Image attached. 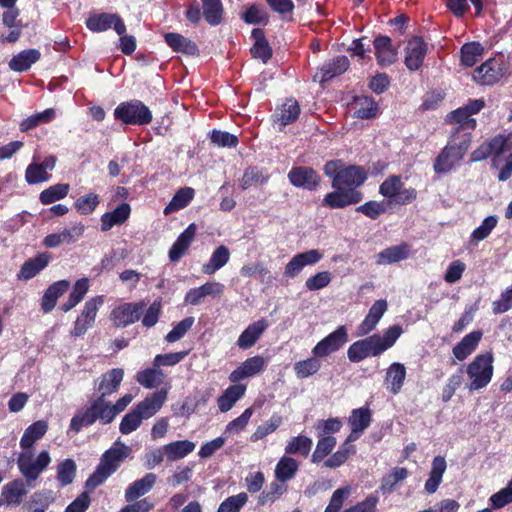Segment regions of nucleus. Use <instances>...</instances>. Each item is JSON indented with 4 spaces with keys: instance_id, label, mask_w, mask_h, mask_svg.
<instances>
[{
    "instance_id": "a211bd4d",
    "label": "nucleus",
    "mask_w": 512,
    "mask_h": 512,
    "mask_svg": "<svg viewBox=\"0 0 512 512\" xmlns=\"http://www.w3.org/2000/svg\"><path fill=\"white\" fill-rule=\"evenodd\" d=\"M27 493L28 490L23 479L12 480L6 483L1 489L0 506H19Z\"/></svg>"
},
{
    "instance_id": "37998d69",
    "label": "nucleus",
    "mask_w": 512,
    "mask_h": 512,
    "mask_svg": "<svg viewBox=\"0 0 512 512\" xmlns=\"http://www.w3.org/2000/svg\"><path fill=\"white\" fill-rule=\"evenodd\" d=\"M196 445L189 440L175 441L163 446L164 454L170 461L180 460L194 451Z\"/></svg>"
},
{
    "instance_id": "2eb2a0df",
    "label": "nucleus",
    "mask_w": 512,
    "mask_h": 512,
    "mask_svg": "<svg viewBox=\"0 0 512 512\" xmlns=\"http://www.w3.org/2000/svg\"><path fill=\"white\" fill-rule=\"evenodd\" d=\"M362 198V193L354 188H340L326 194L322 204L323 206L332 209H339L349 205L357 204L362 200Z\"/></svg>"
},
{
    "instance_id": "7c9ffc66",
    "label": "nucleus",
    "mask_w": 512,
    "mask_h": 512,
    "mask_svg": "<svg viewBox=\"0 0 512 512\" xmlns=\"http://www.w3.org/2000/svg\"><path fill=\"white\" fill-rule=\"evenodd\" d=\"M157 476L154 473H147L142 478L135 480L125 490V500L132 502L148 493L156 484Z\"/></svg>"
},
{
    "instance_id": "0eeeda50",
    "label": "nucleus",
    "mask_w": 512,
    "mask_h": 512,
    "mask_svg": "<svg viewBox=\"0 0 512 512\" xmlns=\"http://www.w3.org/2000/svg\"><path fill=\"white\" fill-rule=\"evenodd\" d=\"M117 120L128 125H147L152 121L150 109L139 100L119 104L114 110Z\"/></svg>"
},
{
    "instance_id": "0e129e2a",
    "label": "nucleus",
    "mask_w": 512,
    "mask_h": 512,
    "mask_svg": "<svg viewBox=\"0 0 512 512\" xmlns=\"http://www.w3.org/2000/svg\"><path fill=\"white\" fill-rule=\"evenodd\" d=\"M286 491L287 485L283 482H279L278 480H276L272 482L269 485V487L260 494L258 502L261 505L273 503L277 499H279Z\"/></svg>"
},
{
    "instance_id": "9b49d317",
    "label": "nucleus",
    "mask_w": 512,
    "mask_h": 512,
    "mask_svg": "<svg viewBox=\"0 0 512 512\" xmlns=\"http://www.w3.org/2000/svg\"><path fill=\"white\" fill-rule=\"evenodd\" d=\"M382 353L384 351L380 346V335L378 334L354 342L347 350L348 359L354 363H358L367 357H377Z\"/></svg>"
},
{
    "instance_id": "052dcab7",
    "label": "nucleus",
    "mask_w": 512,
    "mask_h": 512,
    "mask_svg": "<svg viewBox=\"0 0 512 512\" xmlns=\"http://www.w3.org/2000/svg\"><path fill=\"white\" fill-rule=\"evenodd\" d=\"M337 444L336 438L333 436H321L316 444V448L312 454L311 461L313 463H320L323 461L335 448Z\"/></svg>"
},
{
    "instance_id": "603ef678",
    "label": "nucleus",
    "mask_w": 512,
    "mask_h": 512,
    "mask_svg": "<svg viewBox=\"0 0 512 512\" xmlns=\"http://www.w3.org/2000/svg\"><path fill=\"white\" fill-rule=\"evenodd\" d=\"M498 218L495 215L486 217L482 223L471 233L469 243L476 246L480 241L485 240L495 229Z\"/></svg>"
},
{
    "instance_id": "dca6fc26",
    "label": "nucleus",
    "mask_w": 512,
    "mask_h": 512,
    "mask_svg": "<svg viewBox=\"0 0 512 512\" xmlns=\"http://www.w3.org/2000/svg\"><path fill=\"white\" fill-rule=\"evenodd\" d=\"M144 307L143 302L121 304L111 312V320L117 327L128 326L140 319Z\"/></svg>"
},
{
    "instance_id": "20e7f679",
    "label": "nucleus",
    "mask_w": 512,
    "mask_h": 512,
    "mask_svg": "<svg viewBox=\"0 0 512 512\" xmlns=\"http://www.w3.org/2000/svg\"><path fill=\"white\" fill-rule=\"evenodd\" d=\"M100 420L103 424L111 423L114 420V413L110 402L98 396L90 406L76 413L70 422V429L78 433L83 427L90 426Z\"/></svg>"
},
{
    "instance_id": "09e8293b",
    "label": "nucleus",
    "mask_w": 512,
    "mask_h": 512,
    "mask_svg": "<svg viewBox=\"0 0 512 512\" xmlns=\"http://www.w3.org/2000/svg\"><path fill=\"white\" fill-rule=\"evenodd\" d=\"M77 465L72 459L60 461L56 467V479L61 487L70 485L76 476Z\"/></svg>"
},
{
    "instance_id": "e433bc0d",
    "label": "nucleus",
    "mask_w": 512,
    "mask_h": 512,
    "mask_svg": "<svg viewBox=\"0 0 512 512\" xmlns=\"http://www.w3.org/2000/svg\"><path fill=\"white\" fill-rule=\"evenodd\" d=\"M48 430V423L44 420H39L28 426L21 439L20 447L22 450L34 448V444L43 438Z\"/></svg>"
},
{
    "instance_id": "ddd939ff",
    "label": "nucleus",
    "mask_w": 512,
    "mask_h": 512,
    "mask_svg": "<svg viewBox=\"0 0 512 512\" xmlns=\"http://www.w3.org/2000/svg\"><path fill=\"white\" fill-rule=\"evenodd\" d=\"M86 26L92 32H103L113 28L118 35L126 32V26L117 14L95 13L86 19Z\"/></svg>"
},
{
    "instance_id": "c85d7f7f",
    "label": "nucleus",
    "mask_w": 512,
    "mask_h": 512,
    "mask_svg": "<svg viewBox=\"0 0 512 512\" xmlns=\"http://www.w3.org/2000/svg\"><path fill=\"white\" fill-rule=\"evenodd\" d=\"M224 291V285L219 282H207L200 287L190 289L186 296L185 302L191 305H197L206 296L217 297Z\"/></svg>"
},
{
    "instance_id": "f257e3e1",
    "label": "nucleus",
    "mask_w": 512,
    "mask_h": 512,
    "mask_svg": "<svg viewBox=\"0 0 512 512\" xmlns=\"http://www.w3.org/2000/svg\"><path fill=\"white\" fill-rule=\"evenodd\" d=\"M491 155L494 167L499 168L502 161L505 162L498 174L499 181L508 180L512 175V132L507 135H498L491 141L481 144L471 153V160L481 161Z\"/></svg>"
},
{
    "instance_id": "c9c22d12",
    "label": "nucleus",
    "mask_w": 512,
    "mask_h": 512,
    "mask_svg": "<svg viewBox=\"0 0 512 512\" xmlns=\"http://www.w3.org/2000/svg\"><path fill=\"white\" fill-rule=\"evenodd\" d=\"M123 376L124 371L121 368H114L102 375L98 384L99 396L105 398L116 392L123 380Z\"/></svg>"
},
{
    "instance_id": "6ab92c4d",
    "label": "nucleus",
    "mask_w": 512,
    "mask_h": 512,
    "mask_svg": "<svg viewBox=\"0 0 512 512\" xmlns=\"http://www.w3.org/2000/svg\"><path fill=\"white\" fill-rule=\"evenodd\" d=\"M322 257L323 254L317 249H311L306 252L296 254L286 264L284 274L289 278H294L305 266L318 263Z\"/></svg>"
},
{
    "instance_id": "f8f14e48",
    "label": "nucleus",
    "mask_w": 512,
    "mask_h": 512,
    "mask_svg": "<svg viewBox=\"0 0 512 512\" xmlns=\"http://www.w3.org/2000/svg\"><path fill=\"white\" fill-rule=\"evenodd\" d=\"M347 341V328L346 326L341 325L335 331L319 341L312 349V353L316 357H327L338 351Z\"/></svg>"
},
{
    "instance_id": "c03bdc74",
    "label": "nucleus",
    "mask_w": 512,
    "mask_h": 512,
    "mask_svg": "<svg viewBox=\"0 0 512 512\" xmlns=\"http://www.w3.org/2000/svg\"><path fill=\"white\" fill-rule=\"evenodd\" d=\"M195 195V191L191 187H183L180 188L168 205L164 208L163 213L165 215L172 214L176 211L184 209L189 205V203L193 200Z\"/></svg>"
},
{
    "instance_id": "423d86ee",
    "label": "nucleus",
    "mask_w": 512,
    "mask_h": 512,
    "mask_svg": "<svg viewBox=\"0 0 512 512\" xmlns=\"http://www.w3.org/2000/svg\"><path fill=\"white\" fill-rule=\"evenodd\" d=\"M493 361V354L486 352L477 355L467 366V375L471 380L470 390H480L490 383L494 371Z\"/></svg>"
},
{
    "instance_id": "864d4df0",
    "label": "nucleus",
    "mask_w": 512,
    "mask_h": 512,
    "mask_svg": "<svg viewBox=\"0 0 512 512\" xmlns=\"http://www.w3.org/2000/svg\"><path fill=\"white\" fill-rule=\"evenodd\" d=\"M70 191V185L58 183L43 190L39 195V200L43 205L52 204L58 200L64 199Z\"/></svg>"
},
{
    "instance_id": "39448f33",
    "label": "nucleus",
    "mask_w": 512,
    "mask_h": 512,
    "mask_svg": "<svg viewBox=\"0 0 512 512\" xmlns=\"http://www.w3.org/2000/svg\"><path fill=\"white\" fill-rule=\"evenodd\" d=\"M52 459L47 450H41L35 455L34 448L22 450L17 457L19 472L28 484L36 481L47 469Z\"/></svg>"
},
{
    "instance_id": "5fc2aeb1",
    "label": "nucleus",
    "mask_w": 512,
    "mask_h": 512,
    "mask_svg": "<svg viewBox=\"0 0 512 512\" xmlns=\"http://www.w3.org/2000/svg\"><path fill=\"white\" fill-rule=\"evenodd\" d=\"M408 477V470L404 467H395L381 480L380 490L386 494L395 490L397 484Z\"/></svg>"
},
{
    "instance_id": "a18cd8bd",
    "label": "nucleus",
    "mask_w": 512,
    "mask_h": 512,
    "mask_svg": "<svg viewBox=\"0 0 512 512\" xmlns=\"http://www.w3.org/2000/svg\"><path fill=\"white\" fill-rule=\"evenodd\" d=\"M229 259V249L226 246L221 245L214 250L209 261L203 265L202 272L207 275H212L223 266H225Z\"/></svg>"
},
{
    "instance_id": "4d7b16f0",
    "label": "nucleus",
    "mask_w": 512,
    "mask_h": 512,
    "mask_svg": "<svg viewBox=\"0 0 512 512\" xmlns=\"http://www.w3.org/2000/svg\"><path fill=\"white\" fill-rule=\"evenodd\" d=\"M484 52L483 46L479 42H469L461 48V64L471 67L482 57Z\"/></svg>"
},
{
    "instance_id": "69168bd1",
    "label": "nucleus",
    "mask_w": 512,
    "mask_h": 512,
    "mask_svg": "<svg viewBox=\"0 0 512 512\" xmlns=\"http://www.w3.org/2000/svg\"><path fill=\"white\" fill-rule=\"evenodd\" d=\"M282 424V417L274 414L269 420L259 425L255 432L251 435V441L256 442L275 432Z\"/></svg>"
},
{
    "instance_id": "393cba45",
    "label": "nucleus",
    "mask_w": 512,
    "mask_h": 512,
    "mask_svg": "<svg viewBox=\"0 0 512 512\" xmlns=\"http://www.w3.org/2000/svg\"><path fill=\"white\" fill-rule=\"evenodd\" d=\"M374 49L377 62L380 66H389L397 59V49L392 45L388 36L380 35L374 39Z\"/></svg>"
},
{
    "instance_id": "f704fd0d",
    "label": "nucleus",
    "mask_w": 512,
    "mask_h": 512,
    "mask_svg": "<svg viewBox=\"0 0 512 512\" xmlns=\"http://www.w3.org/2000/svg\"><path fill=\"white\" fill-rule=\"evenodd\" d=\"M481 331H472L462 338V340L453 348L454 357L459 360H465L477 348L482 338Z\"/></svg>"
},
{
    "instance_id": "412c9836",
    "label": "nucleus",
    "mask_w": 512,
    "mask_h": 512,
    "mask_svg": "<svg viewBox=\"0 0 512 512\" xmlns=\"http://www.w3.org/2000/svg\"><path fill=\"white\" fill-rule=\"evenodd\" d=\"M348 108L353 117L359 119L375 118L379 112V107L375 100L364 95L355 96L348 104Z\"/></svg>"
},
{
    "instance_id": "58836bf2",
    "label": "nucleus",
    "mask_w": 512,
    "mask_h": 512,
    "mask_svg": "<svg viewBox=\"0 0 512 512\" xmlns=\"http://www.w3.org/2000/svg\"><path fill=\"white\" fill-rule=\"evenodd\" d=\"M300 114V106L296 100L288 99L285 103L277 110L275 114V125L281 130L286 125L293 123L297 120Z\"/></svg>"
},
{
    "instance_id": "bf43d9fd",
    "label": "nucleus",
    "mask_w": 512,
    "mask_h": 512,
    "mask_svg": "<svg viewBox=\"0 0 512 512\" xmlns=\"http://www.w3.org/2000/svg\"><path fill=\"white\" fill-rule=\"evenodd\" d=\"M355 451V446L349 445L346 441L335 453L323 462V465L331 469L340 467Z\"/></svg>"
},
{
    "instance_id": "ea45409f",
    "label": "nucleus",
    "mask_w": 512,
    "mask_h": 512,
    "mask_svg": "<svg viewBox=\"0 0 512 512\" xmlns=\"http://www.w3.org/2000/svg\"><path fill=\"white\" fill-rule=\"evenodd\" d=\"M164 39L174 52L186 55H196L198 53L196 43L179 33H166Z\"/></svg>"
},
{
    "instance_id": "774afa93",
    "label": "nucleus",
    "mask_w": 512,
    "mask_h": 512,
    "mask_svg": "<svg viewBox=\"0 0 512 512\" xmlns=\"http://www.w3.org/2000/svg\"><path fill=\"white\" fill-rule=\"evenodd\" d=\"M50 179V174L47 172L40 163H31L28 165L25 172V180L28 184H37L45 182Z\"/></svg>"
},
{
    "instance_id": "4be33fe9",
    "label": "nucleus",
    "mask_w": 512,
    "mask_h": 512,
    "mask_svg": "<svg viewBox=\"0 0 512 512\" xmlns=\"http://www.w3.org/2000/svg\"><path fill=\"white\" fill-rule=\"evenodd\" d=\"M290 182L296 187L315 190L319 183V175L309 167H295L288 173Z\"/></svg>"
},
{
    "instance_id": "a19ab883",
    "label": "nucleus",
    "mask_w": 512,
    "mask_h": 512,
    "mask_svg": "<svg viewBox=\"0 0 512 512\" xmlns=\"http://www.w3.org/2000/svg\"><path fill=\"white\" fill-rule=\"evenodd\" d=\"M69 286L70 283L67 280H60L50 285L42 297L43 311L50 312L55 307L58 298L68 290Z\"/></svg>"
},
{
    "instance_id": "c756f323",
    "label": "nucleus",
    "mask_w": 512,
    "mask_h": 512,
    "mask_svg": "<svg viewBox=\"0 0 512 512\" xmlns=\"http://www.w3.org/2000/svg\"><path fill=\"white\" fill-rule=\"evenodd\" d=\"M267 327L268 322L265 319H260L250 324L239 336L237 340L238 347L246 350L254 346Z\"/></svg>"
},
{
    "instance_id": "7ed1b4c3",
    "label": "nucleus",
    "mask_w": 512,
    "mask_h": 512,
    "mask_svg": "<svg viewBox=\"0 0 512 512\" xmlns=\"http://www.w3.org/2000/svg\"><path fill=\"white\" fill-rule=\"evenodd\" d=\"M324 173L332 178V187L334 189H356L367 178L366 172L362 167L355 165L346 166L342 160L328 161L324 166Z\"/></svg>"
},
{
    "instance_id": "f03ea898",
    "label": "nucleus",
    "mask_w": 512,
    "mask_h": 512,
    "mask_svg": "<svg viewBox=\"0 0 512 512\" xmlns=\"http://www.w3.org/2000/svg\"><path fill=\"white\" fill-rule=\"evenodd\" d=\"M131 447L117 440L101 456L94 473L87 479L86 487L94 489L101 485L110 475H112L121 465V463L131 456Z\"/></svg>"
},
{
    "instance_id": "8fccbe9b",
    "label": "nucleus",
    "mask_w": 512,
    "mask_h": 512,
    "mask_svg": "<svg viewBox=\"0 0 512 512\" xmlns=\"http://www.w3.org/2000/svg\"><path fill=\"white\" fill-rule=\"evenodd\" d=\"M252 37L255 43L251 48V54L254 58L261 59L264 63L267 62L272 55V51L268 42L265 40L263 31L261 29H254L252 31Z\"/></svg>"
},
{
    "instance_id": "5701e85b",
    "label": "nucleus",
    "mask_w": 512,
    "mask_h": 512,
    "mask_svg": "<svg viewBox=\"0 0 512 512\" xmlns=\"http://www.w3.org/2000/svg\"><path fill=\"white\" fill-rule=\"evenodd\" d=\"M372 414L369 408L361 407L352 410L348 425L351 427V434L347 438V442L355 441L361 433L367 429L371 423Z\"/></svg>"
},
{
    "instance_id": "680f3d73",
    "label": "nucleus",
    "mask_w": 512,
    "mask_h": 512,
    "mask_svg": "<svg viewBox=\"0 0 512 512\" xmlns=\"http://www.w3.org/2000/svg\"><path fill=\"white\" fill-rule=\"evenodd\" d=\"M269 179V174L262 169L257 167L248 168L245 170L241 179V188L243 190L248 189L252 185H262Z\"/></svg>"
},
{
    "instance_id": "13d9d810",
    "label": "nucleus",
    "mask_w": 512,
    "mask_h": 512,
    "mask_svg": "<svg viewBox=\"0 0 512 512\" xmlns=\"http://www.w3.org/2000/svg\"><path fill=\"white\" fill-rule=\"evenodd\" d=\"M320 357H310L305 360L298 361L294 364V371L299 379L308 378L316 374L321 368Z\"/></svg>"
},
{
    "instance_id": "473e14b6",
    "label": "nucleus",
    "mask_w": 512,
    "mask_h": 512,
    "mask_svg": "<svg viewBox=\"0 0 512 512\" xmlns=\"http://www.w3.org/2000/svg\"><path fill=\"white\" fill-rule=\"evenodd\" d=\"M197 227L194 223L190 224L177 238L169 251L171 261H178L191 245L196 235Z\"/></svg>"
},
{
    "instance_id": "49530a36",
    "label": "nucleus",
    "mask_w": 512,
    "mask_h": 512,
    "mask_svg": "<svg viewBox=\"0 0 512 512\" xmlns=\"http://www.w3.org/2000/svg\"><path fill=\"white\" fill-rule=\"evenodd\" d=\"M299 463L292 457L283 456L275 467V478L279 482H287L293 479L298 471Z\"/></svg>"
},
{
    "instance_id": "4468645a",
    "label": "nucleus",
    "mask_w": 512,
    "mask_h": 512,
    "mask_svg": "<svg viewBox=\"0 0 512 512\" xmlns=\"http://www.w3.org/2000/svg\"><path fill=\"white\" fill-rule=\"evenodd\" d=\"M268 365V360L263 356L256 355L247 358L242 362L235 370L229 375V381L231 383H239L244 379L252 378L262 373Z\"/></svg>"
},
{
    "instance_id": "cd10ccee",
    "label": "nucleus",
    "mask_w": 512,
    "mask_h": 512,
    "mask_svg": "<svg viewBox=\"0 0 512 512\" xmlns=\"http://www.w3.org/2000/svg\"><path fill=\"white\" fill-rule=\"evenodd\" d=\"M406 379V367L399 362L392 363L386 370L384 384L393 395L398 394Z\"/></svg>"
},
{
    "instance_id": "3c124183",
    "label": "nucleus",
    "mask_w": 512,
    "mask_h": 512,
    "mask_svg": "<svg viewBox=\"0 0 512 512\" xmlns=\"http://www.w3.org/2000/svg\"><path fill=\"white\" fill-rule=\"evenodd\" d=\"M312 439L305 435H298L296 437H292L288 440L285 446V453L290 455H301L308 456L311 447H312Z\"/></svg>"
},
{
    "instance_id": "b1692460",
    "label": "nucleus",
    "mask_w": 512,
    "mask_h": 512,
    "mask_svg": "<svg viewBox=\"0 0 512 512\" xmlns=\"http://www.w3.org/2000/svg\"><path fill=\"white\" fill-rule=\"evenodd\" d=\"M167 395L168 389H162L147 396L136 405L135 409L137 413H139L143 419L151 418L162 408L167 399Z\"/></svg>"
},
{
    "instance_id": "f3484780",
    "label": "nucleus",
    "mask_w": 512,
    "mask_h": 512,
    "mask_svg": "<svg viewBox=\"0 0 512 512\" xmlns=\"http://www.w3.org/2000/svg\"><path fill=\"white\" fill-rule=\"evenodd\" d=\"M428 46L420 37L411 38L405 47L404 63L410 71L418 70L427 54Z\"/></svg>"
},
{
    "instance_id": "bb28decb",
    "label": "nucleus",
    "mask_w": 512,
    "mask_h": 512,
    "mask_svg": "<svg viewBox=\"0 0 512 512\" xmlns=\"http://www.w3.org/2000/svg\"><path fill=\"white\" fill-rule=\"evenodd\" d=\"M386 310L387 302L385 300L375 301L365 319L358 326L357 335L364 336L374 330Z\"/></svg>"
},
{
    "instance_id": "a878e982",
    "label": "nucleus",
    "mask_w": 512,
    "mask_h": 512,
    "mask_svg": "<svg viewBox=\"0 0 512 512\" xmlns=\"http://www.w3.org/2000/svg\"><path fill=\"white\" fill-rule=\"evenodd\" d=\"M411 247L408 243L402 242L399 245L387 247L376 255L378 265H389L409 258Z\"/></svg>"
},
{
    "instance_id": "6e6d98bb",
    "label": "nucleus",
    "mask_w": 512,
    "mask_h": 512,
    "mask_svg": "<svg viewBox=\"0 0 512 512\" xmlns=\"http://www.w3.org/2000/svg\"><path fill=\"white\" fill-rule=\"evenodd\" d=\"M56 117V111L53 108L46 109L40 113H36L22 120L20 123V130L27 132L40 124L49 123Z\"/></svg>"
},
{
    "instance_id": "aec40b11",
    "label": "nucleus",
    "mask_w": 512,
    "mask_h": 512,
    "mask_svg": "<svg viewBox=\"0 0 512 512\" xmlns=\"http://www.w3.org/2000/svg\"><path fill=\"white\" fill-rule=\"evenodd\" d=\"M349 60L346 56H337L323 63L314 75V80L321 83L327 82L332 78L343 74L349 68Z\"/></svg>"
},
{
    "instance_id": "9d476101",
    "label": "nucleus",
    "mask_w": 512,
    "mask_h": 512,
    "mask_svg": "<svg viewBox=\"0 0 512 512\" xmlns=\"http://www.w3.org/2000/svg\"><path fill=\"white\" fill-rule=\"evenodd\" d=\"M506 64L502 56L485 61L473 72V80L480 85H493L505 74Z\"/></svg>"
},
{
    "instance_id": "4c0bfd02",
    "label": "nucleus",
    "mask_w": 512,
    "mask_h": 512,
    "mask_svg": "<svg viewBox=\"0 0 512 512\" xmlns=\"http://www.w3.org/2000/svg\"><path fill=\"white\" fill-rule=\"evenodd\" d=\"M245 392L246 386L243 384L234 383L229 386L217 399L219 410L223 413L231 410L236 402L245 395Z\"/></svg>"
},
{
    "instance_id": "338daca9",
    "label": "nucleus",
    "mask_w": 512,
    "mask_h": 512,
    "mask_svg": "<svg viewBox=\"0 0 512 512\" xmlns=\"http://www.w3.org/2000/svg\"><path fill=\"white\" fill-rule=\"evenodd\" d=\"M247 501L248 496L244 492L230 496L219 505L217 512H239Z\"/></svg>"
},
{
    "instance_id": "6e6552de",
    "label": "nucleus",
    "mask_w": 512,
    "mask_h": 512,
    "mask_svg": "<svg viewBox=\"0 0 512 512\" xmlns=\"http://www.w3.org/2000/svg\"><path fill=\"white\" fill-rule=\"evenodd\" d=\"M469 147V138H465L459 144L449 143L437 156L434 162V171L438 174H445L451 171L455 165L464 157Z\"/></svg>"
},
{
    "instance_id": "2f4dec72",
    "label": "nucleus",
    "mask_w": 512,
    "mask_h": 512,
    "mask_svg": "<svg viewBox=\"0 0 512 512\" xmlns=\"http://www.w3.org/2000/svg\"><path fill=\"white\" fill-rule=\"evenodd\" d=\"M131 213V207L128 203L118 205L113 211L106 212L101 216V230L106 232L114 226L125 223Z\"/></svg>"
},
{
    "instance_id": "1a4fd4ad",
    "label": "nucleus",
    "mask_w": 512,
    "mask_h": 512,
    "mask_svg": "<svg viewBox=\"0 0 512 512\" xmlns=\"http://www.w3.org/2000/svg\"><path fill=\"white\" fill-rule=\"evenodd\" d=\"M382 196L393 199V201L400 205H405L413 202L417 197V191L414 188H404L400 176H389L379 188Z\"/></svg>"
},
{
    "instance_id": "79ce46f5",
    "label": "nucleus",
    "mask_w": 512,
    "mask_h": 512,
    "mask_svg": "<svg viewBox=\"0 0 512 512\" xmlns=\"http://www.w3.org/2000/svg\"><path fill=\"white\" fill-rule=\"evenodd\" d=\"M40 52L36 49L21 51L9 61V67L13 71L23 72L40 59Z\"/></svg>"
},
{
    "instance_id": "de8ad7c7",
    "label": "nucleus",
    "mask_w": 512,
    "mask_h": 512,
    "mask_svg": "<svg viewBox=\"0 0 512 512\" xmlns=\"http://www.w3.org/2000/svg\"><path fill=\"white\" fill-rule=\"evenodd\" d=\"M136 381L144 388L153 389L163 383L164 373L156 367L144 369L136 374Z\"/></svg>"
},
{
    "instance_id": "e2e57ef3",
    "label": "nucleus",
    "mask_w": 512,
    "mask_h": 512,
    "mask_svg": "<svg viewBox=\"0 0 512 512\" xmlns=\"http://www.w3.org/2000/svg\"><path fill=\"white\" fill-rule=\"evenodd\" d=\"M203 15L210 25H217L221 21L223 7L221 0H202Z\"/></svg>"
},
{
    "instance_id": "72a5a7b5",
    "label": "nucleus",
    "mask_w": 512,
    "mask_h": 512,
    "mask_svg": "<svg viewBox=\"0 0 512 512\" xmlns=\"http://www.w3.org/2000/svg\"><path fill=\"white\" fill-rule=\"evenodd\" d=\"M51 257L48 253L43 252L36 257L31 258L24 262L18 273V279L30 280L42 271L49 263Z\"/></svg>"
}]
</instances>
